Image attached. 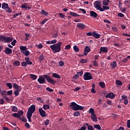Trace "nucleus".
Returning a JSON list of instances; mask_svg holds the SVG:
<instances>
[{"label":"nucleus","mask_w":130,"mask_h":130,"mask_svg":"<svg viewBox=\"0 0 130 130\" xmlns=\"http://www.w3.org/2000/svg\"><path fill=\"white\" fill-rule=\"evenodd\" d=\"M115 98V94L112 92H110L107 94L106 98H110V99H114Z\"/></svg>","instance_id":"nucleus-10"},{"label":"nucleus","mask_w":130,"mask_h":130,"mask_svg":"<svg viewBox=\"0 0 130 130\" xmlns=\"http://www.w3.org/2000/svg\"><path fill=\"white\" fill-rule=\"evenodd\" d=\"M98 66H99L98 62H97V61H96V60H94L93 61V66L94 67H98Z\"/></svg>","instance_id":"nucleus-49"},{"label":"nucleus","mask_w":130,"mask_h":130,"mask_svg":"<svg viewBox=\"0 0 130 130\" xmlns=\"http://www.w3.org/2000/svg\"><path fill=\"white\" fill-rule=\"evenodd\" d=\"M118 16V17H120V18H123L124 17V15L121 13H119Z\"/></svg>","instance_id":"nucleus-55"},{"label":"nucleus","mask_w":130,"mask_h":130,"mask_svg":"<svg viewBox=\"0 0 130 130\" xmlns=\"http://www.w3.org/2000/svg\"><path fill=\"white\" fill-rule=\"evenodd\" d=\"M21 89H16L14 91V94L15 95V96H19V92H20V91H21Z\"/></svg>","instance_id":"nucleus-35"},{"label":"nucleus","mask_w":130,"mask_h":130,"mask_svg":"<svg viewBox=\"0 0 130 130\" xmlns=\"http://www.w3.org/2000/svg\"><path fill=\"white\" fill-rule=\"evenodd\" d=\"M70 107H71L72 109L74 111H78V110H83L84 109V107L81 106L75 102H72L71 104L70 105Z\"/></svg>","instance_id":"nucleus-4"},{"label":"nucleus","mask_w":130,"mask_h":130,"mask_svg":"<svg viewBox=\"0 0 130 130\" xmlns=\"http://www.w3.org/2000/svg\"><path fill=\"white\" fill-rule=\"evenodd\" d=\"M109 3H110V1H109V0L103 1V6H108L109 5Z\"/></svg>","instance_id":"nucleus-21"},{"label":"nucleus","mask_w":130,"mask_h":130,"mask_svg":"<svg viewBox=\"0 0 130 130\" xmlns=\"http://www.w3.org/2000/svg\"><path fill=\"white\" fill-rule=\"evenodd\" d=\"M20 50L21 53H24V52H25V51H26V50H27V47L20 46Z\"/></svg>","instance_id":"nucleus-17"},{"label":"nucleus","mask_w":130,"mask_h":130,"mask_svg":"<svg viewBox=\"0 0 130 130\" xmlns=\"http://www.w3.org/2000/svg\"><path fill=\"white\" fill-rule=\"evenodd\" d=\"M6 85L7 86V87H8V88H9V89H12L13 88V85L10 83H7L6 84Z\"/></svg>","instance_id":"nucleus-45"},{"label":"nucleus","mask_w":130,"mask_h":130,"mask_svg":"<svg viewBox=\"0 0 130 130\" xmlns=\"http://www.w3.org/2000/svg\"><path fill=\"white\" fill-rule=\"evenodd\" d=\"M83 78L85 81H88L89 80H92V77L90 73L85 72L83 75Z\"/></svg>","instance_id":"nucleus-6"},{"label":"nucleus","mask_w":130,"mask_h":130,"mask_svg":"<svg viewBox=\"0 0 130 130\" xmlns=\"http://www.w3.org/2000/svg\"><path fill=\"white\" fill-rule=\"evenodd\" d=\"M110 8H109V6L104 5L103 6V8L101 9V12H104V11H108Z\"/></svg>","instance_id":"nucleus-15"},{"label":"nucleus","mask_w":130,"mask_h":130,"mask_svg":"<svg viewBox=\"0 0 130 130\" xmlns=\"http://www.w3.org/2000/svg\"><path fill=\"white\" fill-rule=\"evenodd\" d=\"M36 111V107L35 106V105H32L28 108V109L26 114V117L29 122H31V121H32L31 120V118L32 117V115L33 113H34V112H35Z\"/></svg>","instance_id":"nucleus-2"},{"label":"nucleus","mask_w":130,"mask_h":130,"mask_svg":"<svg viewBox=\"0 0 130 130\" xmlns=\"http://www.w3.org/2000/svg\"><path fill=\"white\" fill-rule=\"evenodd\" d=\"M25 126L26 128H30V124L28 123H25Z\"/></svg>","instance_id":"nucleus-62"},{"label":"nucleus","mask_w":130,"mask_h":130,"mask_svg":"<svg viewBox=\"0 0 130 130\" xmlns=\"http://www.w3.org/2000/svg\"><path fill=\"white\" fill-rule=\"evenodd\" d=\"M16 43H17V40H14L13 42H11V44L13 46H15L16 45Z\"/></svg>","instance_id":"nucleus-54"},{"label":"nucleus","mask_w":130,"mask_h":130,"mask_svg":"<svg viewBox=\"0 0 130 130\" xmlns=\"http://www.w3.org/2000/svg\"><path fill=\"white\" fill-rule=\"evenodd\" d=\"M45 125H48V124H49V120L48 119H46L45 122Z\"/></svg>","instance_id":"nucleus-53"},{"label":"nucleus","mask_w":130,"mask_h":130,"mask_svg":"<svg viewBox=\"0 0 130 130\" xmlns=\"http://www.w3.org/2000/svg\"><path fill=\"white\" fill-rule=\"evenodd\" d=\"M73 49L75 52H79L80 51V49H79V47L76 45L73 47Z\"/></svg>","instance_id":"nucleus-30"},{"label":"nucleus","mask_w":130,"mask_h":130,"mask_svg":"<svg viewBox=\"0 0 130 130\" xmlns=\"http://www.w3.org/2000/svg\"><path fill=\"white\" fill-rule=\"evenodd\" d=\"M37 100L39 101L41 103H43V100L41 98H37Z\"/></svg>","instance_id":"nucleus-51"},{"label":"nucleus","mask_w":130,"mask_h":130,"mask_svg":"<svg viewBox=\"0 0 130 130\" xmlns=\"http://www.w3.org/2000/svg\"><path fill=\"white\" fill-rule=\"evenodd\" d=\"M90 17H93V18H97L98 14L96 12L93 11H90Z\"/></svg>","instance_id":"nucleus-16"},{"label":"nucleus","mask_w":130,"mask_h":130,"mask_svg":"<svg viewBox=\"0 0 130 130\" xmlns=\"http://www.w3.org/2000/svg\"><path fill=\"white\" fill-rule=\"evenodd\" d=\"M91 118L92 121H94L95 122L98 121L97 117H96V114H92L91 115Z\"/></svg>","instance_id":"nucleus-14"},{"label":"nucleus","mask_w":130,"mask_h":130,"mask_svg":"<svg viewBox=\"0 0 130 130\" xmlns=\"http://www.w3.org/2000/svg\"><path fill=\"white\" fill-rule=\"evenodd\" d=\"M64 64V63L63 61H60L59 62V67H62Z\"/></svg>","instance_id":"nucleus-60"},{"label":"nucleus","mask_w":130,"mask_h":130,"mask_svg":"<svg viewBox=\"0 0 130 130\" xmlns=\"http://www.w3.org/2000/svg\"><path fill=\"white\" fill-rule=\"evenodd\" d=\"M94 8L97 10V11H100L101 12V2L99 1H96L94 2Z\"/></svg>","instance_id":"nucleus-7"},{"label":"nucleus","mask_w":130,"mask_h":130,"mask_svg":"<svg viewBox=\"0 0 130 130\" xmlns=\"http://www.w3.org/2000/svg\"><path fill=\"white\" fill-rule=\"evenodd\" d=\"M80 114H81V113H80V112L76 111V112H74V116H79V115H80Z\"/></svg>","instance_id":"nucleus-46"},{"label":"nucleus","mask_w":130,"mask_h":130,"mask_svg":"<svg viewBox=\"0 0 130 130\" xmlns=\"http://www.w3.org/2000/svg\"><path fill=\"white\" fill-rule=\"evenodd\" d=\"M39 112L40 113V115L43 118L46 117L47 116V114H46V112L43 110V108H40L39 109Z\"/></svg>","instance_id":"nucleus-8"},{"label":"nucleus","mask_w":130,"mask_h":130,"mask_svg":"<svg viewBox=\"0 0 130 130\" xmlns=\"http://www.w3.org/2000/svg\"><path fill=\"white\" fill-rule=\"evenodd\" d=\"M41 12L42 15H43V16H47V15H48V12L45 11V10L43 9L41 10Z\"/></svg>","instance_id":"nucleus-34"},{"label":"nucleus","mask_w":130,"mask_h":130,"mask_svg":"<svg viewBox=\"0 0 130 130\" xmlns=\"http://www.w3.org/2000/svg\"><path fill=\"white\" fill-rule=\"evenodd\" d=\"M47 91H48L49 92H53V89L52 88H50V87H47L46 88Z\"/></svg>","instance_id":"nucleus-56"},{"label":"nucleus","mask_w":130,"mask_h":130,"mask_svg":"<svg viewBox=\"0 0 130 130\" xmlns=\"http://www.w3.org/2000/svg\"><path fill=\"white\" fill-rule=\"evenodd\" d=\"M71 45H67L65 47V49H71Z\"/></svg>","instance_id":"nucleus-63"},{"label":"nucleus","mask_w":130,"mask_h":130,"mask_svg":"<svg viewBox=\"0 0 130 130\" xmlns=\"http://www.w3.org/2000/svg\"><path fill=\"white\" fill-rule=\"evenodd\" d=\"M77 75H78V77L83 76V72H79L77 73Z\"/></svg>","instance_id":"nucleus-61"},{"label":"nucleus","mask_w":130,"mask_h":130,"mask_svg":"<svg viewBox=\"0 0 130 130\" xmlns=\"http://www.w3.org/2000/svg\"><path fill=\"white\" fill-rule=\"evenodd\" d=\"M12 116H14V117H17V118L20 119V116H19V114H18L17 113H13L12 114Z\"/></svg>","instance_id":"nucleus-43"},{"label":"nucleus","mask_w":130,"mask_h":130,"mask_svg":"<svg viewBox=\"0 0 130 130\" xmlns=\"http://www.w3.org/2000/svg\"><path fill=\"white\" fill-rule=\"evenodd\" d=\"M0 41H3V42H5V43H7V42H11V41H13V38L1 36Z\"/></svg>","instance_id":"nucleus-5"},{"label":"nucleus","mask_w":130,"mask_h":130,"mask_svg":"<svg viewBox=\"0 0 130 130\" xmlns=\"http://www.w3.org/2000/svg\"><path fill=\"white\" fill-rule=\"evenodd\" d=\"M13 88L16 90H19V86L17 85V83L13 84Z\"/></svg>","instance_id":"nucleus-44"},{"label":"nucleus","mask_w":130,"mask_h":130,"mask_svg":"<svg viewBox=\"0 0 130 130\" xmlns=\"http://www.w3.org/2000/svg\"><path fill=\"white\" fill-rule=\"evenodd\" d=\"M4 52L5 54H7V55H9V54H12L13 52V50L12 49L7 47L5 48V50H4Z\"/></svg>","instance_id":"nucleus-9"},{"label":"nucleus","mask_w":130,"mask_h":130,"mask_svg":"<svg viewBox=\"0 0 130 130\" xmlns=\"http://www.w3.org/2000/svg\"><path fill=\"white\" fill-rule=\"evenodd\" d=\"M52 77L56 79H60L61 77L56 73H53Z\"/></svg>","instance_id":"nucleus-26"},{"label":"nucleus","mask_w":130,"mask_h":130,"mask_svg":"<svg viewBox=\"0 0 130 130\" xmlns=\"http://www.w3.org/2000/svg\"><path fill=\"white\" fill-rule=\"evenodd\" d=\"M88 113H90L91 115L94 114H95V111L94 110V109L91 108L89 109V110L88 111Z\"/></svg>","instance_id":"nucleus-31"},{"label":"nucleus","mask_w":130,"mask_h":130,"mask_svg":"<svg viewBox=\"0 0 130 130\" xmlns=\"http://www.w3.org/2000/svg\"><path fill=\"white\" fill-rule=\"evenodd\" d=\"M11 110L13 112H18V108L16 106H13Z\"/></svg>","instance_id":"nucleus-33"},{"label":"nucleus","mask_w":130,"mask_h":130,"mask_svg":"<svg viewBox=\"0 0 130 130\" xmlns=\"http://www.w3.org/2000/svg\"><path fill=\"white\" fill-rule=\"evenodd\" d=\"M62 44V43L61 42H59L57 44L51 45L50 48L52 50L53 52H54V53L59 52L60 51V50L61 49V46Z\"/></svg>","instance_id":"nucleus-3"},{"label":"nucleus","mask_w":130,"mask_h":130,"mask_svg":"<svg viewBox=\"0 0 130 130\" xmlns=\"http://www.w3.org/2000/svg\"><path fill=\"white\" fill-rule=\"evenodd\" d=\"M22 9H28V10L31 9L30 7L29 6V4H24L21 5Z\"/></svg>","instance_id":"nucleus-13"},{"label":"nucleus","mask_w":130,"mask_h":130,"mask_svg":"<svg viewBox=\"0 0 130 130\" xmlns=\"http://www.w3.org/2000/svg\"><path fill=\"white\" fill-rule=\"evenodd\" d=\"M101 51L102 52H106L107 53L108 49L106 47H101L100 49Z\"/></svg>","instance_id":"nucleus-20"},{"label":"nucleus","mask_w":130,"mask_h":130,"mask_svg":"<svg viewBox=\"0 0 130 130\" xmlns=\"http://www.w3.org/2000/svg\"><path fill=\"white\" fill-rule=\"evenodd\" d=\"M45 79L48 83H50V84H55L56 81L53 80V79H51L50 77H49L47 75H44L43 76H40L38 79V82L39 84H44L45 83Z\"/></svg>","instance_id":"nucleus-1"},{"label":"nucleus","mask_w":130,"mask_h":130,"mask_svg":"<svg viewBox=\"0 0 130 130\" xmlns=\"http://www.w3.org/2000/svg\"><path fill=\"white\" fill-rule=\"evenodd\" d=\"M20 65V62L19 60H15L13 62V66L14 67H18Z\"/></svg>","instance_id":"nucleus-24"},{"label":"nucleus","mask_w":130,"mask_h":130,"mask_svg":"<svg viewBox=\"0 0 130 130\" xmlns=\"http://www.w3.org/2000/svg\"><path fill=\"white\" fill-rule=\"evenodd\" d=\"M94 128H97V129H101V126L99 124H95L93 125Z\"/></svg>","instance_id":"nucleus-36"},{"label":"nucleus","mask_w":130,"mask_h":130,"mask_svg":"<svg viewBox=\"0 0 130 130\" xmlns=\"http://www.w3.org/2000/svg\"><path fill=\"white\" fill-rule=\"evenodd\" d=\"M127 126L128 128H130V120H128L127 121Z\"/></svg>","instance_id":"nucleus-64"},{"label":"nucleus","mask_w":130,"mask_h":130,"mask_svg":"<svg viewBox=\"0 0 130 130\" xmlns=\"http://www.w3.org/2000/svg\"><path fill=\"white\" fill-rule=\"evenodd\" d=\"M19 116V118L20 119H21V116H22V115H23V114H24V112L20 110L18 112V113H17Z\"/></svg>","instance_id":"nucleus-37"},{"label":"nucleus","mask_w":130,"mask_h":130,"mask_svg":"<svg viewBox=\"0 0 130 130\" xmlns=\"http://www.w3.org/2000/svg\"><path fill=\"white\" fill-rule=\"evenodd\" d=\"M84 124L87 125L88 130H94V127H93V126L89 125V124L87 123H85Z\"/></svg>","instance_id":"nucleus-27"},{"label":"nucleus","mask_w":130,"mask_h":130,"mask_svg":"<svg viewBox=\"0 0 130 130\" xmlns=\"http://www.w3.org/2000/svg\"><path fill=\"white\" fill-rule=\"evenodd\" d=\"M21 66L22 67H27V66H28V64L26 62H22Z\"/></svg>","instance_id":"nucleus-50"},{"label":"nucleus","mask_w":130,"mask_h":130,"mask_svg":"<svg viewBox=\"0 0 130 130\" xmlns=\"http://www.w3.org/2000/svg\"><path fill=\"white\" fill-rule=\"evenodd\" d=\"M116 83L118 86H121L122 85V82L120 80H116Z\"/></svg>","instance_id":"nucleus-42"},{"label":"nucleus","mask_w":130,"mask_h":130,"mask_svg":"<svg viewBox=\"0 0 130 130\" xmlns=\"http://www.w3.org/2000/svg\"><path fill=\"white\" fill-rule=\"evenodd\" d=\"M2 9H3V10H7V9H9V4L4 3L2 4Z\"/></svg>","instance_id":"nucleus-18"},{"label":"nucleus","mask_w":130,"mask_h":130,"mask_svg":"<svg viewBox=\"0 0 130 130\" xmlns=\"http://www.w3.org/2000/svg\"><path fill=\"white\" fill-rule=\"evenodd\" d=\"M25 62H26V63L27 64L30 65L32 64V61H30V58L29 57H25Z\"/></svg>","instance_id":"nucleus-19"},{"label":"nucleus","mask_w":130,"mask_h":130,"mask_svg":"<svg viewBox=\"0 0 130 130\" xmlns=\"http://www.w3.org/2000/svg\"><path fill=\"white\" fill-rule=\"evenodd\" d=\"M87 59H81L80 60V62H81V63H86V62L87 61Z\"/></svg>","instance_id":"nucleus-41"},{"label":"nucleus","mask_w":130,"mask_h":130,"mask_svg":"<svg viewBox=\"0 0 130 130\" xmlns=\"http://www.w3.org/2000/svg\"><path fill=\"white\" fill-rule=\"evenodd\" d=\"M46 22H47V19H44L42 22H41V25H44Z\"/></svg>","instance_id":"nucleus-58"},{"label":"nucleus","mask_w":130,"mask_h":130,"mask_svg":"<svg viewBox=\"0 0 130 130\" xmlns=\"http://www.w3.org/2000/svg\"><path fill=\"white\" fill-rule=\"evenodd\" d=\"M12 94H13V90H8L7 91V94L8 95H10V96H12Z\"/></svg>","instance_id":"nucleus-52"},{"label":"nucleus","mask_w":130,"mask_h":130,"mask_svg":"<svg viewBox=\"0 0 130 130\" xmlns=\"http://www.w3.org/2000/svg\"><path fill=\"white\" fill-rule=\"evenodd\" d=\"M59 16L62 19H63V18H66V15H64L63 14L61 13H59Z\"/></svg>","instance_id":"nucleus-48"},{"label":"nucleus","mask_w":130,"mask_h":130,"mask_svg":"<svg viewBox=\"0 0 130 130\" xmlns=\"http://www.w3.org/2000/svg\"><path fill=\"white\" fill-rule=\"evenodd\" d=\"M85 27H86V26L83 23H78L77 24V27L79 28V29H80V30H83V29H85Z\"/></svg>","instance_id":"nucleus-12"},{"label":"nucleus","mask_w":130,"mask_h":130,"mask_svg":"<svg viewBox=\"0 0 130 130\" xmlns=\"http://www.w3.org/2000/svg\"><path fill=\"white\" fill-rule=\"evenodd\" d=\"M70 15H71V16H72L73 17H79V16H80V15L77 14L76 12H70Z\"/></svg>","instance_id":"nucleus-23"},{"label":"nucleus","mask_w":130,"mask_h":130,"mask_svg":"<svg viewBox=\"0 0 130 130\" xmlns=\"http://www.w3.org/2000/svg\"><path fill=\"white\" fill-rule=\"evenodd\" d=\"M0 93L2 96H5V95H7V91L5 90H2Z\"/></svg>","instance_id":"nucleus-39"},{"label":"nucleus","mask_w":130,"mask_h":130,"mask_svg":"<svg viewBox=\"0 0 130 130\" xmlns=\"http://www.w3.org/2000/svg\"><path fill=\"white\" fill-rule=\"evenodd\" d=\"M116 61H113L111 63V69H115V68H116Z\"/></svg>","instance_id":"nucleus-25"},{"label":"nucleus","mask_w":130,"mask_h":130,"mask_svg":"<svg viewBox=\"0 0 130 130\" xmlns=\"http://www.w3.org/2000/svg\"><path fill=\"white\" fill-rule=\"evenodd\" d=\"M39 60L40 61H42V60H44V56H43V55H41L39 57Z\"/></svg>","instance_id":"nucleus-38"},{"label":"nucleus","mask_w":130,"mask_h":130,"mask_svg":"<svg viewBox=\"0 0 130 130\" xmlns=\"http://www.w3.org/2000/svg\"><path fill=\"white\" fill-rule=\"evenodd\" d=\"M91 51V49L89 46H86L84 50V55H87Z\"/></svg>","instance_id":"nucleus-11"},{"label":"nucleus","mask_w":130,"mask_h":130,"mask_svg":"<svg viewBox=\"0 0 130 130\" xmlns=\"http://www.w3.org/2000/svg\"><path fill=\"white\" fill-rule=\"evenodd\" d=\"M43 108L44 110H47V109H49L50 108V107H49V105H44Z\"/></svg>","instance_id":"nucleus-32"},{"label":"nucleus","mask_w":130,"mask_h":130,"mask_svg":"<svg viewBox=\"0 0 130 130\" xmlns=\"http://www.w3.org/2000/svg\"><path fill=\"white\" fill-rule=\"evenodd\" d=\"M23 54H24V55H26V56H28L29 54H30V52L29 51H25L24 52V53H22Z\"/></svg>","instance_id":"nucleus-47"},{"label":"nucleus","mask_w":130,"mask_h":130,"mask_svg":"<svg viewBox=\"0 0 130 130\" xmlns=\"http://www.w3.org/2000/svg\"><path fill=\"white\" fill-rule=\"evenodd\" d=\"M92 36L93 37H94V38H96L97 39H98L99 38H100V35H99V34H97L95 32H93L92 33Z\"/></svg>","instance_id":"nucleus-22"},{"label":"nucleus","mask_w":130,"mask_h":130,"mask_svg":"<svg viewBox=\"0 0 130 130\" xmlns=\"http://www.w3.org/2000/svg\"><path fill=\"white\" fill-rule=\"evenodd\" d=\"M21 120L23 122H27V119L25 117H22Z\"/></svg>","instance_id":"nucleus-59"},{"label":"nucleus","mask_w":130,"mask_h":130,"mask_svg":"<svg viewBox=\"0 0 130 130\" xmlns=\"http://www.w3.org/2000/svg\"><path fill=\"white\" fill-rule=\"evenodd\" d=\"M29 76L30 77V79H32V80H36L37 79V75H35L34 74H29Z\"/></svg>","instance_id":"nucleus-29"},{"label":"nucleus","mask_w":130,"mask_h":130,"mask_svg":"<svg viewBox=\"0 0 130 130\" xmlns=\"http://www.w3.org/2000/svg\"><path fill=\"white\" fill-rule=\"evenodd\" d=\"M36 46L38 47L39 49H41V48H43V45L42 44H39V45L36 44Z\"/></svg>","instance_id":"nucleus-40"},{"label":"nucleus","mask_w":130,"mask_h":130,"mask_svg":"<svg viewBox=\"0 0 130 130\" xmlns=\"http://www.w3.org/2000/svg\"><path fill=\"white\" fill-rule=\"evenodd\" d=\"M122 100H125V99H127V96L125 95H122L121 96Z\"/></svg>","instance_id":"nucleus-57"},{"label":"nucleus","mask_w":130,"mask_h":130,"mask_svg":"<svg viewBox=\"0 0 130 130\" xmlns=\"http://www.w3.org/2000/svg\"><path fill=\"white\" fill-rule=\"evenodd\" d=\"M99 85L100 87H101V88H102L103 89H104V88L106 87V85H105V83L103 82H100Z\"/></svg>","instance_id":"nucleus-28"}]
</instances>
